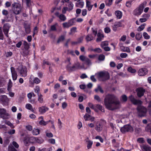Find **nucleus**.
<instances>
[{"mask_svg": "<svg viewBox=\"0 0 151 151\" xmlns=\"http://www.w3.org/2000/svg\"><path fill=\"white\" fill-rule=\"evenodd\" d=\"M120 102L114 95L108 94L104 99V104L106 108L110 110H114L119 108Z\"/></svg>", "mask_w": 151, "mask_h": 151, "instance_id": "f257e3e1", "label": "nucleus"}, {"mask_svg": "<svg viewBox=\"0 0 151 151\" xmlns=\"http://www.w3.org/2000/svg\"><path fill=\"white\" fill-rule=\"evenodd\" d=\"M129 99L131 103L134 105H138L137 110L139 116L140 117L145 116L147 112V109L141 105L142 102L140 100L136 99L133 95H131L129 97Z\"/></svg>", "mask_w": 151, "mask_h": 151, "instance_id": "f03ea898", "label": "nucleus"}, {"mask_svg": "<svg viewBox=\"0 0 151 151\" xmlns=\"http://www.w3.org/2000/svg\"><path fill=\"white\" fill-rule=\"evenodd\" d=\"M70 58H67L65 61L66 64L65 68L68 71L71 72L78 69L84 68V66H81L78 62L72 64L70 62Z\"/></svg>", "mask_w": 151, "mask_h": 151, "instance_id": "7ed1b4c3", "label": "nucleus"}, {"mask_svg": "<svg viewBox=\"0 0 151 151\" xmlns=\"http://www.w3.org/2000/svg\"><path fill=\"white\" fill-rule=\"evenodd\" d=\"M12 6L13 13L16 15L20 13L23 8L21 4L18 2H14L12 4Z\"/></svg>", "mask_w": 151, "mask_h": 151, "instance_id": "20e7f679", "label": "nucleus"}, {"mask_svg": "<svg viewBox=\"0 0 151 151\" xmlns=\"http://www.w3.org/2000/svg\"><path fill=\"white\" fill-rule=\"evenodd\" d=\"M146 2H144L141 4L138 7L133 11V14L137 16H139L142 13L145 6L146 5Z\"/></svg>", "mask_w": 151, "mask_h": 151, "instance_id": "39448f33", "label": "nucleus"}, {"mask_svg": "<svg viewBox=\"0 0 151 151\" xmlns=\"http://www.w3.org/2000/svg\"><path fill=\"white\" fill-rule=\"evenodd\" d=\"M99 78L102 81H105L109 79V73L106 71H101L98 73Z\"/></svg>", "mask_w": 151, "mask_h": 151, "instance_id": "423d86ee", "label": "nucleus"}, {"mask_svg": "<svg viewBox=\"0 0 151 151\" xmlns=\"http://www.w3.org/2000/svg\"><path fill=\"white\" fill-rule=\"evenodd\" d=\"M120 131L123 134L127 132L132 133L134 131V129L130 125L127 124L121 127Z\"/></svg>", "mask_w": 151, "mask_h": 151, "instance_id": "0eeeda50", "label": "nucleus"}, {"mask_svg": "<svg viewBox=\"0 0 151 151\" xmlns=\"http://www.w3.org/2000/svg\"><path fill=\"white\" fill-rule=\"evenodd\" d=\"M75 22L74 19H72L69 20L68 22L63 23L62 25L64 28H68L74 25Z\"/></svg>", "mask_w": 151, "mask_h": 151, "instance_id": "6e6552de", "label": "nucleus"}, {"mask_svg": "<svg viewBox=\"0 0 151 151\" xmlns=\"http://www.w3.org/2000/svg\"><path fill=\"white\" fill-rule=\"evenodd\" d=\"M19 72L22 77H25L27 75V70L25 67L19 66L18 68Z\"/></svg>", "mask_w": 151, "mask_h": 151, "instance_id": "1a4fd4ad", "label": "nucleus"}, {"mask_svg": "<svg viewBox=\"0 0 151 151\" xmlns=\"http://www.w3.org/2000/svg\"><path fill=\"white\" fill-rule=\"evenodd\" d=\"M93 34L95 35H96L97 34V37L98 38H103L104 36L103 34V32L101 30H99L97 33V30L96 29L91 28Z\"/></svg>", "mask_w": 151, "mask_h": 151, "instance_id": "9d476101", "label": "nucleus"}, {"mask_svg": "<svg viewBox=\"0 0 151 151\" xmlns=\"http://www.w3.org/2000/svg\"><path fill=\"white\" fill-rule=\"evenodd\" d=\"M9 114L6 112V110L3 109H0V116L3 119H8Z\"/></svg>", "mask_w": 151, "mask_h": 151, "instance_id": "9b49d317", "label": "nucleus"}, {"mask_svg": "<svg viewBox=\"0 0 151 151\" xmlns=\"http://www.w3.org/2000/svg\"><path fill=\"white\" fill-rule=\"evenodd\" d=\"M10 27L9 24L8 23L4 24L3 27V31L6 37H8V33Z\"/></svg>", "mask_w": 151, "mask_h": 151, "instance_id": "f8f14e48", "label": "nucleus"}, {"mask_svg": "<svg viewBox=\"0 0 151 151\" xmlns=\"http://www.w3.org/2000/svg\"><path fill=\"white\" fill-rule=\"evenodd\" d=\"M148 73V70L146 68H142L139 70L138 74L140 76H143L146 75Z\"/></svg>", "mask_w": 151, "mask_h": 151, "instance_id": "ddd939ff", "label": "nucleus"}, {"mask_svg": "<svg viewBox=\"0 0 151 151\" xmlns=\"http://www.w3.org/2000/svg\"><path fill=\"white\" fill-rule=\"evenodd\" d=\"M137 92L138 97H141L143 96L144 93L145 92V90L142 88H138L137 90Z\"/></svg>", "mask_w": 151, "mask_h": 151, "instance_id": "4468645a", "label": "nucleus"}, {"mask_svg": "<svg viewBox=\"0 0 151 151\" xmlns=\"http://www.w3.org/2000/svg\"><path fill=\"white\" fill-rule=\"evenodd\" d=\"M11 70L13 80L14 81L16 80L17 78V74L15 68L13 67H12L11 68Z\"/></svg>", "mask_w": 151, "mask_h": 151, "instance_id": "2eb2a0df", "label": "nucleus"}, {"mask_svg": "<svg viewBox=\"0 0 151 151\" xmlns=\"http://www.w3.org/2000/svg\"><path fill=\"white\" fill-rule=\"evenodd\" d=\"M39 111L41 114H43L45 113L48 110V108L45 106H42L39 108Z\"/></svg>", "mask_w": 151, "mask_h": 151, "instance_id": "dca6fc26", "label": "nucleus"}, {"mask_svg": "<svg viewBox=\"0 0 151 151\" xmlns=\"http://www.w3.org/2000/svg\"><path fill=\"white\" fill-rule=\"evenodd\" d=\"M58 26V23H55L54 24L51 26L50 29V31L55 32L57 31V27Z\"/></svg>", "mask_w": 151, "mask_h": 151, "instance_id": "f3484780", "label": "nucleus"}, {"mask_svg": "<svg viewBox=\"0 0 151 151\" xmlns=\"http://www.w3.org/2000/svg\"><path fill=\"white\" fill-rule=\"evenodd\" d=\"M115 14L117 19H121L122 16V12L119 10H117L115 12Z\"/></svg>", "mask_w": 151, "mask_h": 151, "instance_id": "a211bd4d", "label": "nucleus"}, {"mask_svg": "<svg viewBox=\"0 0 151 151\" xmlns=\"http://www.w3.org/2000/svg\"><path fill=\"white\" fill-rule=\"evenodd\" d=\"M86 7L87 8L88 10L91 11L93 6V5L91 4V2L87 0L86 1Z\"/></svg>", "mask_w": 151, "mask_h": 151, "instance_id": "6ab92c4d", "label": "nucleus"}, {"mask_svg": "<svg viewBox=\"0 0 151 151\" xmlns=\"http://www.w3.org/2000/svg\"><path fill=\"white\" fill-rule=\"evenodd\" d=\"M86 141L87 142V147L88 149H89L91 148L93 144V142L90 140L88 137H87L86 139Z\"/></svg>", "mask_w": 151, "mask_h": 151, "instance_id": "aec40b11", "label": "nucleus"}, {"mask_svg": "<svg viewBox=\"0 0 151 151\" xmlns=\"http://www.w3.org/2000/svg\"><path fill=\"white\" fill-rule=\"evenodd\" d=\"M8 100V98L6 96L3 95L0 96V101L2 102H7Z\"/></svg>", "mask_w": 151, "mask_h": 151, "instance_id": "412c9836", "label": "nucleus"}, {"mask_svg": "<svg viewBox=\"0 0 151 151\" xmlns=\"http://www.w3.org/2000/svg\"><path fill=\"white\" fill-rule=\"evenodd\" d=\"M84 5V2L83 1H80L79 2H76L75 4V6L76 7L83 8Z\"/></svg>", "mask_w": 151, "mask_h": 151, "instance_id": "4be33fe9", "label": "nucleus"}, {"mask_svg": "<svg viewBox=\"0 0 151 151\" xmlns=\"http://www.w3.org/2000/svg\"><path fill=\"white\" fill-rule=\"evenodd\" d=\"M32 139L35 140V142L37 143L41 144L44 141L43 139L41 138L40 139L37 137H33Z\"/></svg>", "mask_w": 151, "mask_h": 151, "instance_id": "5701e85b", "label": "nucleus"}, {"mask_svg": "<svg viewBox=\"0 0 151 151\" xmlns=\"http://www.w3.org/2000/svg\"><path fill=\"white\" fill-rule=\"evenodd\" d=\"M120 49L123 52H130V51L128 47H126L123 46L120 47Z\"/></svg>", "mask_w": 151, "mask_h": 151, "instance_id": "b1692460", "label": "nucleus"}, {"mask_svg": "<svg viewBox=\"0 0 151 151\" xmlns=\"http://www.w3.org/2000/svg\"><path fill=\"white\" fill-rule=\"evenodd\" d=\"M74 6V5L71 2H70L68 3V11L70 12V11L72 10Z\"/></svg>", "mask_w": 151, "mask_h": 151, "instance_id": "393cba45", "label": "nucleus"}, {"mask_svg": "<svg viewBox=\"0 0 151 151\" xmlns=\"http://www.w3.org/2000/svg\"><path fill=\"white\" fill-rule=\"evenodd\" d=\"M95 91L96 92L100 91L101 93H104V91L103 90L101 86L99 85L95 89Z\"/></svg>", "mask_w": 151, "mask_h": 151, "instance_id": "a878e982", "label": "nucleus"}, {"mask_svg": "<svg viewBox=\"0 0 151 151\" xmlns=\"http://www.w3.org/2000/svg\"><path fill=\"white\" fill-rule=\"evenodd\" d=\"M142 148L145 151H149L150 148L148 145H143L142 147Z\"/></svg>", "mask_w": 151, "mask_h": 151, "instance_id": "bb28decb", "label": "nucleus"}, {"mask_svg": "<svg viewBox=\"0 0 151 151\" xmlns=\"http://www.w3.org/2000/svg\"><path fill=\"white\" fill-rule=\"evenodd\" d=\"M88 105L91 109L94 110L96 112H98V109L95 108V105H94L91 103L89 102L88 103Z\"/></svg>", "mask_w": 151, "mask_h": 151, "instance_id": "cd10ccee", "label": "nucleus"}, {"mask_svg": "<svg viewBox=\"0 0 151 151\" xmlns=\"http://www.w3.org/2000/svg\"><path fill=\"white\" fill-rule=\"evenodd\" d=\"M27 6L30 7L32 5L33 2L31 0H25Z\"/></svg>", "mask_w": 151, "mask_h": 151, "instance_id": "c85d7f7f", "label": "nucleus"}, {"mask_svg": "<svg viewBox=\"0 0 151 151\" xmlns=\"http://www.w3.org/2000/svg\"><path fill=\"white\" fill-rule=\"evenodd\" d=\"M102 128L100 124H99L98 125H97L95 127V129L97 131L99 132L101 131Z\"/></svg>", "mask_w": 151, "mask_h": 151, "instance_id": "c756f323", "label": "nucleus"}, {"mask_svg": "<svg viewBox=\"0 0 151 151\" xmlns=\"http://www.w3.org/2000/svg\"><path fill=\"white\" fill-rule=\"evenodd\" d=\"M95 108L97 109H98L102 112H104V110L102 106L99 104H97L95 105Z\"/></svg>", "mask_w": 151, "mask_h": 151, "instance_id": "7c9ffc66", "label": "nucleus"}, {"mask_svg": "<svg viewBox=\"0 0 151 151\" xmlns=\"http://www.w3.org/2000/svg\"><path fill=\"white\" fill-rule=\"evenodd\" d=\"M121 101L125 102L127 101V98L126 95H123L121 96Z\"/></svg>", "mask_w": 151, "mask_h": 151, "instance_id": "2f4dec72", "label": "nucleus"}, {"mask_svg": "<svg viewBox=\"0 0 151 151\" xmlns=\"http://www.w3.org/2000/svg\"><path fill=\"white\" fill-rule=\"evenodd\" d=\"M38 101L40 103H42L43 102V99L42 98V95L41 94H40L38 95Z\"/></svg>", "mask_w": 151, "mask_h": 151, "instance_id": "473e14b6", "label": "nucleus"}, {"mask_svg": "<svg viewBox=\"0 0 151 151\" xmlns=\"http://www.w3.org/2000/svg\"><path fill=\"white\" fill-rule=\"evenodd\" d=\"M26 107L27 109L29 110L32 112H34V110L33 109L32 107L31 104H27L26 105Z\"/></svg>", "mask_w": 151, "mask_h": 151, "instance_id": "72a5a7b5", "label": "nucleus"}, {"mask_svg": "<svg viewBox=\"0 0 151 151\" xmlns=\"http://www.w3.org/2000/svg\"><path fill=\"white\" fill-rule=\"evenodd\" d=\"M146 24L144 23L141 25L137 29L138 31L140 32L142 30L145 28V26H146Z\"/></svg>", "mask_w": 151, "mask_h": 151, "instance_id": "f704fd0d", "label": "nucleus"}, {"mask_svg": "<svg viewBox=\"0 0 151 151\" xmlns=\"http://www.w3.org/2000/svg\"><path fill=\"white\" fill-rule=\"evenodd\" d=\"M41 82V80L37 77L34 78L33 80V83H34L38 84Z\"/></svg>", "mask_w": 151, "mask_h": 151, "instance_id": "c9c22d12", "label": "nucleus"}, {"mask_svg": "<svg viewBox=\"0 0 151 151\" xmlns=\"http://www.w3.org/2000/svg\"><path fill=\"white\" fill-rule=\"evenodd\" d=\"M40 130L38 129H34L32 131V134L34 135H37L39 134Z\"/></svg>", "mask_w": 151, "mask_h": 151, "instance_id": "e433bc0d", "label": "nucleus"}, {"mask_svg": "<svg viewBox=\"0 0 151 151\" xmlns=\"http://www.w3.org/2000/svg\"><path fill=\"white\" fill-rule=\"evenodd\" d=\"M85 63L88 66L91 65V61L89 58H87L84 61Z\"/></svg>", "mask_w": 151, "mask_h": 151, "instance_id": "4c0bfd02", "label": "nucleus"}, {"mask_svg": "<svg viewBox=\"0 0 151 151\" xmlns=\"http://www.w3.org/2000/svg\"><path fill=\"white\" fill-rule=\"evenodd\" d=\"M59 18L62 21H65L66 19V17L63 14H60L59 16Z\"/></svg>", "mask_w": 151, "mask_h": 151, "instance_id": "58836bf2", "label": "nucleus"}, {"mask_svg": "<svg viewBox=\"0 0 151 151\" xmlns=\"http://www.w3.org/2000/svg\"><path fill=\"white\" fill-rule=\"evenodd\" d=\"M8 151H17V150L12 145H10L8 147Z\"/></svg>", "mask_w": 151, "mask_h": 151, "instance_id": "ea45409f", "label": "nucleus"}, {"mask_svg": "<svg viewBox=\"0 0 151 151\" xmlns=\"http://www.w3.org/2000/svg\"><path fill=\"white\" fill-rule=\"evenodd\" d=\"M23 141L25 144H27L29 141V138L28 137L26 136L24 138Z\"/></svg>", "mask_w": 151, "mask_h": 151, "instance_id": "a19ab883", "label": "nucleus"}, {"mask_svg": "<svg viewBox=\"0 0 151 151\" xmlns=\"http://www.w3.org/2000/svg\"><path fill=\"white\" fill-rule=\"evenodd\" d=\"M5 123L7 124L11 128H14V127L13 125L9 121H6L5 122Z\"/></svg>", "mask_w": 151, "mask_h": 151, "instance_id": "79ce46f5", "label": "nucleus"}, {"mask_svg": "<svg viewBox=\"0 0 151 151\" xmlns=\"http://www.w3.org/2000/svg\"><path fill=\"white\" fill-rule=\"evenodd\" d=\"M105 56L103 54H101L99 55L98 57V60L100 61H103L104 60Z\"/></svg>", "mask_w": 151, "mask_h": 151, "instance_id": "37998d69", "label": "nucleus"}, {"mask_svg": "<svg viewBox=\"0 0 151 151\" xmlns=\"http://www.w3.org/2000/svg\"><path fill=\"white\" fill-rule=\"evenodd\" d=\"M91 51H93L94 52L98 53L101 52V49L99 48H96L95 49H91Z\"/></svg>", "mask_w": 151, "mask_h": 151, "instance_id": "c03bdc74", "label": "nucleus"}, {"mask_svg": "<svg viewBox=\"0 0 151 151\" xmlns=\"http://www.w3.org/2000/svg\"><path fill=\"white\" fill-rule=\"evenodd\" d=\"M23 45L25 49H29V45L27 42L24 41L23 43Z\"/></svg>", "mask_w": 151, "mask_h": 151, "instance_id": "a18cd8bd", "label": "nucleus"}, {"mask_svg": "<svg viewBox=\"0 0 151 151\" xmlns=\"http://www.w3.org/2000/svg\"><path fill=\"white\" fill-rule=\"evenodd\" d=\"M145 130L147 132H151V124H148L145 127Z\"/></svg>", "mask_w": 151, "mask_h": 151, "instance_id": "49530a36", "label": "nucleus"}, {"mask_svg": "<svg viewBox=\"0 0 151 151\" xmlns=\"http://www.w3.org/2000/svg\"><path fill=\"white\" fill-rule=\"evenodd\" d=\"M113 0H106V4L107 6H110L112 4V3Z\"/></svg>", "mask_w": 151, "mask_h": 151, "instance_id": "de8ad7c7", "label": "nucleus"}, {"mask_svg": "<svg viewBox=\"0 0 151 151\" xmlns=\"http://www.w3.org/2000/svg\"><path fill=\"white\" fill-rule=\"evenodd\" d=\"M34 90L35 92L37 93V95L40 94L39 93V92L40 91V87L39 86H36Z\"/></svg>", "mask_w": 151, "mask_h": 151, "instance_id": "09e8293b", "label": "nucleus"}, {"mask_svg": "<svg viewBox=\"0 0 151 151\" xmlns=\"http://www.w3.org/2000/svg\"><path fill=\"white\" fill-rule=\"evenodd\" d=\"M39 123L41 125H45L48 124V122H45L44 120H41L39 122Z\"/></svg>", "mask_w": 151, "mask_h": 151, "instance_id": "8fccbe9b", "label": "nucleus"}, {"mask_svg": "<svg viewBox=\"0 0 151 151\" xmlns=\"http://www.w3.org/2000/svg\"><path fill=\"white\" fill-rule=\"evenodd\" d=\"M128 70L132 73H135L136 72V70L134 69H133L131 67H129L128 69Z\"/></svg>", "mask_w": 151, "mask_h": 151, "instance_id": "3c124183", "label": "nucleus"}, {"mask_svg": "<svg viewBox=\"0 0 151 151\" xmlns=\"http://www.w3.org/2000/svg\"><path fill=\"white\" fill-rule=\"evenodd\" d=\"M9 142V139L8 138L6 139L4 141V146H6L8 145Z\"/></svg>", "mask_w": 151, "mask_h": 151, "instance_id": "603ef678", "label": "nucleus"}, {"mask_svg": "<svg viewBox=\"0 0 151 151\" xmlns=\"http://www.w3.org/2000/svg\"><path fill=\"white\" fill-rule=\"evenodd\" d=\"M137 141L140 143H143L145 141L143 138H139L137 139Z\"/></svg>", "mask_w": 151, "mask_h": 151, "instance_id": "864d4df0", "label": "nucleus"}, {"mask_svg": "<svg viewBox=\"0 0 151 151\" xmlns=\"http://www.w3.org/2000/svg\"><path fill=\"white\" fill-rule=\"evenodd\" d=\"M58 124L59 126V128L60 129H61L62 127V123L60 119H58Z\"/></svg>", "mask_w": 151, "mask_h": 151, "instance_id": "5fc2aeb1", "label": "nucleus"}, {"mask_svg": "<svg viewBox=\"0 0 151 151\" xmlns=\"http://www.w3.org/2000/svg\"><path fill=\"white\" fill-rule=\"evenodd\" d=\"M114 25L115 26H116L117 28L119 27H123V25L120 22H116Z\"/></svg>", "mask_w": 151, "mask_h": 151, "instance_id": "6e6d98bb", "label": "nucleus"}, {"mask_svg": "<svg viewBox=\"0 0 151 151\" xmlns=\"http://www.w3.org/2000/svg\"><path fill=\"white\" fill-rule=\"evenodd\" d=\"M83 41L82 38H80V39L77 41L76 42H72V44H78L81 43Z\"/></svg>", "mask_w": 151, "mask_h": 151, "instance_id": "4d7b16f0", "label": "nucleus"}, {"mask_svg": "<svg viewBox=\"0 0 151 151\" xmlns=\"http://www.w3.org/2000/svg\"><path fill=\"white\" fill-rule=\"evenodd\" d=\"M87 58V57L83 55H81L79 56L80 59L83 61H85Z\"/></svg>", "mask_w": 151, "mask_h": 151, "instance_id": "13d9d810", "label": "nucleus"}, {"mask_svg": "<svg viewBox=\"0 0 151 151\" xmlns=\"http://www.w3.org/2000/svg\"><path fill=\"white\" fill-rule=\"evenodd\" d=\"M26 129L29 131H31L32 129V127L30 125H28L26 126Z\"/></svg>", "mask_w": 151, "mask_h": 151, "instance_id": "bf43d9fd", "label": "nucleus"}, {"mask_svg": "<svg viewBox=\"0 0 151 151\" xmlns=\"http://www.w3.org/2000/svg\"><path fill=\"white\" fill-rule=\"evenodd\" d=\"M132 2V1H130L127 2L126 3V6L128 7H130L131 6Z\"/></svg>", "mask_w": 151, "mask_h": 151, "instance_id": "052dcab7", "label": "nucleus"}, {"mask_svg": "<svg viewBox=\"0 0 151 151\" xmlns=\"http://www.w3.org/2000/svg\"><path fill=\"white\" fill-rule=\"evenodd\" d=\"M108 42L107 41H104L102 42L101 44V46L102 47H105V46H107L108 45Z\"/></svg>", "mask_w": 151, "mask_h": 151, "instance_id": "680f3d73", "label": "nucleus"}, {"mask_svg": "<svg viewBox=\"0 0 151 151\" xmlns=\"http://www.w3.org/2000/svg\"><path fill=\"white\" fill-rule=\"evenodd\" d=\"M150 16L149 14H143L142 16V17H143L144 18H146L147 20V19L149 18Z\"/></svg>", "mask_w": 151, "mask_h": 151, "instance_id": "e2e57ef3", "label": "nucleus"}, {"mask_svg": "<svg viewBox=\"0 0 151 151\" xmlns=\"http://www.w3.org/2000/svg\"><path fill=\"white\" fill-rule=\"evenodd\" d=\"M67 53L68 54H70L73 56L75 55L73 51L72 50H68L67 51Z\"/></svg>", "mask_w": 151, "mask_h": 151, "instance_id": "0e129e2a", "label": "nucleus"}, {"mask_svg": "<svg viewBox=\"0 0 151 151\" xmlns=\"http://www.w3.org/2000/svg\"><path fill=\"white\" fill-rule=\"evenodd\" d=\"M77 28L76 27H72L70 29L71 33H75L76 32Z\"/></svg>", "mask_w": 151, "mask_h": 151, "instance_id": "69168bd1", "label": "nucleus"}, {"mask_svg": "<svg viewBox=\"0 0 151 151\" xmlns=\"http://www.w3.org/2000/svg\"><path fill=\"white\" fill-rule=\"evenodd\" d=\"M12 82H9L8 85V88L7 90L8 91H9L10 90L11 88L12 87Z\"/></svg>", "mask_w": 151, "mask_h": 151, "instance_id": "338daca9", "label": "nucleus"}, {"mask_svg": "<svg viewBox=\"0 0 151 151\" xmlns=\"http://www.w3.org/2000/svg\"><path fill=\"white\" fill-rule=\"evenodd\" d=\"M120 56L122 58H125L127 56V54L126 53H122Z\"/></svg>", "mask_w": 151, "mask_h": 151, "instance_id": "774afa93", "label": "nucleus"}]
</instances>
